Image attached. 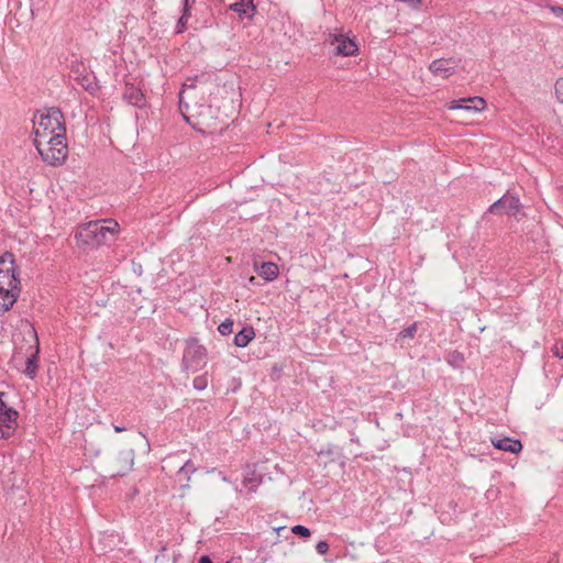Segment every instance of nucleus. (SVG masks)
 Returning a JSON list of instances; mask_svg holds the SVG:
<instances>
[{
	"label": "nucleus",
	"instance_id": "28",
	"mask_svg": "<svg viewBox=\"0 0 563 563\" xmlns=\"http://www.w3.org/2000/svg\"><path fill=\"white\" fill-rule=\"evenodd\" d=\"M552 352L553 354L559 357V358H563V345L562 346H558V345H554L552 347Z\"/></svg>",
	"mask_w": 563,
	"mask_h": 563
},
{
	"label": "nucleus",
	"instance_id": "3",
	"mask_svg": "<svg viewBox=\"0 0 563 563\" xmlns=\"http://www.w3.org/2000/svg\"><path fill=\"white\" fill-rule=\"evenodd\" d=\"M35 139H47L51 135L66 134L65 119L58 108H49L46 112L33 118Z\"/></svg>",
	"mask_w": 563,
	"mask_h": 563
},
{
	"label": "nucleus",
	"instance_id": "7",
	"mask_svg": "<svg viewBox=\"0 0 563 563\" xmlns=\"http://www.w3.org/2000/svg\"><path fill=\"white\" fill-rule=\"evenodd\" d=\"M3 396L0 391V439H8L16 429L19 412L2 400Z\"/></svg>",
	"mask_w": 563,
	"mask_h": 563
},
{
	"label": "nucleus",
	"instance_id": "10",
	"mask_svg": "<svg viewBox=\"0 0 563 563\" xmlns=\"http://www.w3.org/2000/svg\"><path fill=\"white\" fill-rule=\"evenodd\" d=\"M485 107L486 101L482 97H471L451 101L449 109L476 113L484 110Z\"/></svg>",
	"mask_w": 563,
	"mask_h": 563
},
{
	"label": "nucleus",
	"instance_id": "17",
	"mask_svg": "<svg viewBox=\"0 0 563 563\" xmlns=\"http://www.w3.org/2000/svg\"><path fill=\"white\" fill-rule=\"evenodd\" d=\"M229 9L236 12L241 18L249 19H251L256 11L254 3L252 1L247 3V0H235L229 5Z\"/></svg>",
	"mask_w": 563,
	"mask_h": 563
},
{
	"label": "nucleus",
	"instance_id": "18",
	"mask_svg": "<svg viewBox=\"0 0 563 563\" xmlns=\"http://www.w3.org/2000/svg\"><path fill=\"white\" fill-rule=\"evenodd\" d=\"M254 267L257 274L267 282L276 279L279 273L278 266L273 262H263L261 265L255 263Z\"/></svg>",
	"mask_w": 563,
	"mask_h": 563
},
{
	"label": "nucleus",
	"instance_id": "14",
	"mask_svg": "<svg viewBox=\"0 0 563 563\" xmlns=\"http://www.w3.org/2000/svg\"><path fill=\"white\" fill-rule=\"evenodd\" d=\"M134 451H122L117 459L118 466L113 471V475L124 476L133 466Z\"/></svg>",
	"mask_w": 563,
	"mask_h": 563
},
{
	"label": "nucleus",
	"instance_id": "34",
	"mask_svg": "<svg viewBox=\"0 0 563 563\" xmlns=\"http://www.w3.org/2000/svg\"><path fill=\"white\" fill-rule=\"evenodd\" d=\"M255 279H256L255 277H251V278H250V283H251V284H255Z\"/></svg>",
	"mask_w": 563,
	"mask_h": 563
},
{
	"label": "nucleus",
	"instance_id": "23",
	"mask_svg": "<svg viewBox=\"0 0 563 563\" xmlns=\"http://www.w3.org/2000/svg\"><path fill=\"white\" fill-rule=\"evenodd\" d=\"M218 331L222 335H229L233 331V321L231 319H225L223 322L220 323L218 327Z\"/></svg>",
	"mask_w": 563,
	"mask_h": 563
},
{
	"label": "nucleus",
	"instance_id": "20",
	"mask_svg": "<svg viewBox=\"0 0 563 563\" xmlns=\"http://www.w3.org/2000/svg\"><path fill=\"white\" fill-rule=\"evenodd\" d=\"M255 332L252 327H245L234 336V344L239 347H245L254 339Z\"/></svg>",
	"mask_w": 563,
	"mask_h": 563
},
{
	"label": "nucleus",
	"instance_id": "29",
	"mask_svg": "<svg viewBox=\"0 0 563 563\" xmlns=\"http://www.w3.org/2000/svg\"><path fill=\"white\" fill-rule=\"evenodd\" d=\"M552 12L555 14L556 18L561 19L563 21V8L562 7H552Z\"/></svg>",
	"mask_w": 563,
	"mask_h": 563
},
{
	"label": "nucleus",
	"instance_id": "2",
	"mask_svg": "<svg viewBox=\"0 0 563 563\" xmlns=\"http://www.w3.org/2000/svg\"><path fill=\"white\" fill-rule=\"evenodd\" d=\"M119 223L114 219L90 221L80 225L75 234L78 244L97 247L114 238Z\"/></svg>",
	"mask_w": 563,
	"mask_h": 563
},
{
	"label": "nucleus",
	"instance_id": "6",
	"mask_svg": "<svg viewBox=\"0 0 563 563\" xmlns=\"http://www.w3.org/2000/svg\"><path fill=\"white\" fill-rule=\"evenodd\" d=\"M207 350L198 344L196 339L187 341L184 355H183V369L186 372L196 373L201 366L206 364Z\"/></svg>",
	"mask_w": 563,
	"mask_h": 563
},
{
	"label": "nucleus",
	"instance_id": "9",
	"mask_svg": "<svg viewBox=\"0 0 563 563\" xmlns=\"http://www.w3.org/2000/svg\"><path fill=\"white\" fill-rule=\"evenodd\" d=\"M331 44L335 45L334 54L340 56H353L358 51L355 41L344 34H334Z\"/></svg>",
	"mask_w": 563,
	"mask_h": 563
},
{
	"label": "nucleus",
	"instance_id": "16",
	"mask_svg": "<svg viewBox=\"0 0 563 563\" xmlns=\"http://www.w3.org/2000/svg\"><path fill=\"white\" fill-rule=\"evenodd\" d=\"M492 443L496 449L505 452L519 453L522 450V444L519 440L507 437L497 440L493 439Z\"/></svg>",
	"mask_w": 563,
	"mask_h": 563
},
{
	"label": "nucleus",
	"instance_id": "21",
	"mask_svg": "<svg viewBox=\"0 0 563 563\" xmlns=\"http://www.w3.org/2000/svg\"><path fill=\"white\" fill-rule=\"evenodd\" d=\"M190 15H191L190 11L183 9L181 15L178 19L177 24H176V30H175L176 34H180V33H184L186 31L187 22H188V19L190 18Z\"/></svg>",
	"mask_w": 563,
	"mask_h": 563
},
{
	"label": "nucleus",
	"instance_id": "5",
	"mask_svg": "<svg viewBox=\"0 0 563 563\" xmlns=\"http://www.w3.org/2000/svg\"><path fill=\"white\" fill-rule=\"evenodd\" d=\"M197 85L195 80L188 79L179 92V109L184 118L189 121V117H203L210 108L196 100Z\"/></svg>",
	"mask_w": 563,
	"mask_h": 563
},
{
	"label": "nucleus",
	"instance_id": "24",
	"mask_svg": "<svg viewBox=\"0 0 563 563\" xmlns=\"http://www.w3.org/2000/svg\"><path fill=\"white\" fill-rule=\"evenodd\" d=\"M194 388L197 390H205L208 386L207 375H200L194 378Z\"/></svg>",
	"mask_w": 563,
	"mask_h": 563
},
{
	"label": "nucleus",
	"instance_id": "30",
	"mask_svg": "<svg viewBox=\"0 0 563 563\" xmlns=\"http://www.w3.org/2000/svg\"><path fill=\"white\" fill-rule=\"evenodd\" d=\"M195 2H196V0H184L183 1V9L191 11V8H192Z\"/></svg>",
	"mask_w": 563,
	"mask_h": 563
},
{
	"label": "nucleus",
	"instance_id": "33",
	"mask_svg": "<svg viewBox=\"0 0 563 563\" xmlns=\"http://www.w3.org/2000/svg\"><path fill=\"white\" fill-rule=\"evenodd\" d=\"M113 429H114V431H115V432H122V431H125V430H126V428H124V427H119V426H113Z\"/></svg>",
	"mask_w": 563,
	"mask_h": 563
},
{
	"label": "nucleus",
	"instance_id": "11",
	"mask_svg": "<svg viewBox=\"0 0 563 563\" xmlns=\"http://www.w3.org/2000/svg\"><path fill=\"white\" fill-rule=\"evenodd\" d=\"M457 65H459L457 60H455L453 58H449V59L439 58V59L433 60L430 64L429 69L434 75L446 78L450 75H452L453 73H455Z\"/></svg>",
	"mask_w": 563,
	"mask_h": 563
},
{
	"label": "nucleus",
	"instance_id": "12",
	"mask_svg": "<svg viewBox=\"0 0 563 563\" xmlns=\"http://www.w3.org/2000/svg\"><path fill=\"white\" fill-rule=\"evenodd\" d=\"M262 479L263 476L257 474L255 470H247L242 482V488L239 489L240 494H244L250 498L252 494L256 493L257 487L262 484Z\"/></svg>",
	"mask_w": 563,
	"mask_h": 563
},
{
	"label": "nucleus",
	"instance_id": "27",
	"mask_svg": "<svg viewBox=\"0 0 563 563\" xmlns=\"http://www.w3.org/2000/svg\"><path fill=\"white\" fill-rule=\"evenodd\" d=\"M555 93L558 98L563 102V78L556 80L555 82Z\"/></svg>",
	"mask_w": 563,
	"mask_h": 563
},
{
	"label": "nucleus",
	"instance_id": "31",
	"mask_svg": "<svg viewBox=\"0 0 563 563\" xmlns=\"http://www.w3.org/2000/svg\"><path fill=\"white\" fill-rule=\"evenodd\" d=\"M199 563H213V562L211 561V559L208 555H202L199 559Z\"/></svg>",
	"mask_w": 563,
	"mask_h": 563
},
{
	"label": "nucleus",
	"instance_id": "19",
	"mask_svg": "<svg viewBox=\"0 0 563 563\" xmlns=\"http://www.w3.org/2000/svg\"><path fill=\"white\" fill-rule=\"evenodd\" d=\"M196 471L197 468L190 460L185 462V464L179 468V471L176 474V479L183 488L189 487L190 476Z\"/></svg>",
	"mask_w": 563,
	"mask_h": 563
},
{
	"label": "nucleus",
	"instance_id": "13",
	"mask_svg": "<svg viewBox=\"0 0 563 563\" xmlns=\"http://www.w3.org/2000/svg\"><path fill=\"white\" fill-rule=\"evenodd\" d=\"M29 332L34 339L35 345L31 346V349H34V352L26 357L24 374L30 378H34L37 373L38 339L33 327L30 325Z\"/></svg>",
	"mask_w": 563,
	"mask_h": 563
},
{
	"label": "nucleus",
	"instance_id": "26",
	"mask_svg": "<svg viewBox=\"0 0 563 563\" xmlns=\"http://www.w3.org/2000/svg\"><path fill=\"white\" fill-rule=\"evenodd\" d=\"M316 551L323 555V554H327L328 551H329V544L327 541H319L316 545Z\"/></svg>",
	"mask_w": 563,
	"mask_h": 563
},
{
	"label": "nucleus",
	"instance_id": "32",
	"mask_svg": "<svg viewBox=\"0 0 563 563\" xmlns=\"http://www.w3.org/2000/svg\"><path fill=\"white\" fill-rule=\"evenodd\" d=\"M451 356L454 361H463V356L460 353H453Z\"/></svg>",
	"mask_w": 563,
	"mask_h": 563
},
{
	"label": "nucleus",
	"instance_id": "35",
	"mask_svg": "<svg viewBox=\"0 0 563 563\" xmlns=\"http://www.w3.org/2000/svg\"><path fill=\"white\" fill-rule=\"evenodd\" d=\"M253 1H254V0H252V2H253ZM247 3H251V0H247Z\"/></svg>",
	"mask_w": 563,
	"mask_h": 563
},
{
	"label": "nucleus",
	"instance_id": "4",
	"mask_svg": "<svg viewBox=\"0 0 563 563\" xmlns=\"http://www.w3.org/2000/svg\"><path fill=\"white\" fill-rule=\"evenodd\" d=\"M34 145L42 159L49 165H62L68 155L66 134L51 135L47 139H34Z\"/></svg>",
	"mask_w": 563,
	"mask_h": 563
},
{
	"label": "nucleus",
	"instance_id": "15",
	"mask_svg": "<svg viewBox=\"0 0 563 563\" xmlns=\"http://www.w3.org/2000/svg\"><path fill=\"white\" fill-rule=\"evenodd\" d=\"M123 98L130 104L142 108L145 104L144 95L140 88L133 84H125L123 90Z\"/></svg>",
	"mask_w": 563,
	"mask_h": 563
},
{
	"label": "nucleus",
	"instance_id": "1",
	"mask_svg": "<svg viewBox=\"0 0 563 563\" xmlns=\"http://www.w3.org/2000/svg\"><path fill=\"white\" fill-rule=\"evenodd\" d=\"M19 272L12 253L0 256V314L9 311L20 294Z\"/></svg>",
	"mask_w": 563,
	"mask_h": 563
},
{
	"label": "nucleus",
	"instance_id": "25",
	"mask_svg": "<svg viewBox=\"0 0 563 563\" xmlns=\"http://www.w3.org/2000/svg\"><path fill=\"white\" fill-rule=\"evenodd\" d=\"M291 531H292V533H295L296 536H298L300 538H308L311 534L310 530L307 527L301 526V525L294 526L291 528Z\"/></svg>",
	"mask_w": 563,
	"mask_h": 563
},
{
	"label": "nucleus",
	"instance_id": "8",
	"mask_svg": "<svg viewBox=\"0 0 563 563\" xmlns=\"http://www.w3.org/2000/svg\"><path fill=\"white\" fill-rule=\"evenodd\" d=\"M522 208L518 197L506 192L501 198L495 201L489 208L488 212L499 213L501 210L508 216H516Z\"/></svg>",
	"mask_w": 563,
	"mask_h": 563
},
{
	"label": "nucleus",
	"instance_id": "22",
	"mask_svg": "<svg viewBox=\"0 0 563 563\" xmlns=\"http://www.w3.org/2000/svg\"><path fill=\"white\" fill-rule=\"evenodd\" d=\"M416 332H417V323L415 322V323L410 324L409 327L402 329L399 332L398 336L400 339H412L415 336Z\"/></svg>",
	"mask_w": 563,
	"mask_h": 563
}]
</instances>
